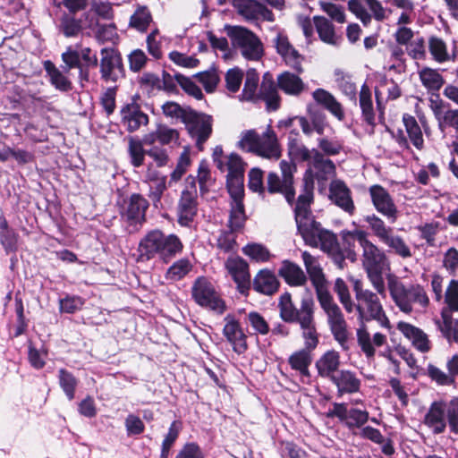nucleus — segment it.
I'll return each instance as SVG.
<instances>
[{
  "label": "nucleus",
  "instance_id": "obj_1",
  "mask_svg": "<svg viewBox=\"0 0 458 458\" xmlns=\"http://www.w3.org/2000/svg\"><path fill=\"white\" fill-rule=\"evenodd\" d=\"M295 221L298 231L305 243L327 252L340 268L344 267L345 259L352 262L357 260V253L354 250L355 242H358L361 247L363 239L368 235L367 232L361 229L343 230L340 233L343 246L341 248L336 235L331 231L324 229L314 219L312 214L300 217Z\"/></svg>",
  "mask_w": 458,
  "mask_h": 458
},
{
  "label": "nucleus",
  "instance_id": "obj_2",
  "mask_svg": "<svg viewBox=\"0 0 458 458\" xmlns=\"http://www.w3.org/2000/svg\"><path fill=\"white\" fill-rule=\"evenodd\" d=\"M335 174V164L318 150H314V157L310 161L303 176V193L298 197L294 208L295 220L311 215L310 204L313 200L314 179L326 182Z\"/></svg>",
  "mask_w": 458,
  "mask_h": 458
},
{
  "label": "nucleus",
  "instance_id": "obj_3",
  "mask_svg": "<svg viewBox=\"0 0 458 458\" xmlns=\"http://www.w3.org/2000/svg\"><path fill=\"white\" fill-rule=\"evenodd\" d=\"M237 147L269 160H277L282 156V148L275 131L267 126L262 134L255 130L244 131L240 135Z\"/></svg>",
  "mask_w": 458,
  "mask_h": 458
},
{
  "label": "nucleus",
  "instance_id": "obj_4",
  "mask_svg": "<svg viewBox=\"0 0 458 458\" xmlns=\"http://www.w3.org/2000/svg\"><path fill=\"white\" fill-rule=\"evenodd\" d=\"M224 31L230 38L233 47L238 49L243 58L249 61H259L264 55L261 39L250 30L238 25H225Z\"/></svg>",
  "mask_w": 458,
  "mask_h": 458
},
{
  "label": "nucleus",
  "instance_id": "obj_5",
  "mask_svg": "<svg viewBox=\"0 0 458 458\" xmlns=\"http://www.w3.org/2000/svg\"><path fill=\"white\" fill-rule=\"evenodd\" d=\"M362 265L374 286H382L384 279L382 269L386 263V256L368 236L361 242Z\"/></svg>",
  "mask_w": 458,
  "mask_h": 458
},
{
  "label": "nucleus",
  "instance_id": "obj_6",
  "mask_svg": "<svg viewBox=\"0 0 458 458\" xmlns=\"http://www.w3.org/2000/svg\"><path fill=\"white\" fill-rule=\"evenodd\" d=\"M99 72L101 80L106 83H116L125 76L123 59L116 50L103 48L100 52Z\"/></svg>",
  "mask_w": 458,
  "mask_h": 458
},
{
  "label": "nucleus",
  "instance_id": "obj_7",
  "mask_svg": "<svg viewBox=\"0 0 458 458\" xmlns=\"http://www.w3.org/2000/svg\"><path fill=\"white\" fill-rule=\"evenodd\" d=\"M403 123L406 134L403 130H398L392 133L393 138L403 149H410L409 142H411L417 149L421 150L424 148L423 133L415 117L404 114Z\"/></svg>",
  "mask_w": 458,
  "mask_h": 458
},
{
  "label": "nucleus",
  "instance_id": "obj_8",
  "mask_svg": "<svg viewBox=\"0 0 458 458\" xmlns=\"http://www.w3.org/2000/svg\"><path fill=\"white\" fill-rule=\"evenodd\" d=\"M327 418H337L340 421L344 422L345 426L350 429L362 428L369 420V413L366 410L358 408L347 409L345 403H334L333 409L326 413Z\"/></svg>",
  "mask_w": 458,
  "mask_h": 458
},
{
  "label": "nucleus",
  "instance_id": "obj_9",
  "mask_svg": "<svg viewBox=\"0 0 458 458\" xmlns=\"http://www.w3.org/2000/svg\"><path fill=\"white\" fill-rule=\"evenodd\" d=\"M354 290L358 301L356 309L359 313L362 315L366 309L371 318L379 321L384 327H389V320L383 310L377 294L364 288H354Z\"/></svg>",
  "mask_w": 458,
  "mask_h": 458
},
{
  "label": "nucleus",
  "instance_id": "obj_10",
  "mask_svg": "<svg viewBox=\"0 0 458 458\" xmlns=\"http://www.w3.org/2000/svg\"><path fill=\"white\" fill-rule=\"evenodd\" d=\"M184 124L191 137L196 140L198 148L201 150L203 144L212 133V117L208 114L197 113L193 110L188 117L186 116Z\"/></svg>",
  "mask_w": 458,
  "mask_h": 458
},
{
  "label": "nucleus",
  "instance_id": "obj_11",
  "mask_svg": "<svg viewBox=\"0 0 458 458\" xmlns=\"http://www.w3.org/2000/svg\"><path fill=\"white\" fill-rule=\"evenodd\" d=\"M389 290L395 304L405 313L411 312L413 303L426 307L429 302L424 288H389Z\"/></svg>",
  "mask_w": 458,
  "mask_h": 458
},
{
  "label": "nucleus",
  "instance_id": "obj_12",
  "mask_svg": "<svg viewBox=\"0 0 458 458\" xmlns=\"http://www.w3.org/2000/svg\"><path fill=\"white\" fill-rule=\"evenodd\" d=\"M273 42L276 53L282 57L284 64L297 73H302L304 56L292 45L288 37L284 34L278 33Z\"/></svg>",
  "mask_w": 458,
  "mask_h": 458
},
{
  "label": "nucleus",
  "instance_id": "obj_13",
  "mask_svg": "<svg viewBox=\"0 0 458 458\" xmlns=\"http://www.w3.org/2000/svg\"><path fill=\"white\" fill-rule=\"evenodd\" d=\"M213 159L216 166L221 172H227L226 177L244 176L247 164L237 153L223 154V149L216 147L213 153Z\"/></svg>",
  "mask_w": 458,
  "mask_h": 458
},
{
  "label": "nucleus",
  "instance_id": "obj_14",
  "mask_svg": "<svg viewBox=\"0 0 458 458\" xmlns=\"http://www.w3.org/2000/svg\"><path fill=\"white\" fill-rule=\"evenodd\" d=\"M294 323H298L302 329V337L305 341L303 349L312 352L317 348L319 340L314 318V309H310V304L304 303L301 318Z\"/></svg>",
  "mask_w": 458,
  "mask_h": 458
},
{
  "label": "nucleus",
  "instance_id": "obj_15",
  "mask_svg": "<svg viewBox=\"0 0 458 458\" xmlns=\"http://www.w3.org/2000/svg\"><path fill=\"white\" fill-rule=\"evenodd\" d=\"M191 296L201 308L222 315L227 310L225 301L215 288H191Z\"/></svg>",
  "mask_w": 458,
  "mask_h": 458
},
{
  "label": "nucleus",
  "instance_id": "obj_16",
  "mask_svg": "<svg viewBox=\"0 0 458 458\" xmlns=\"http://www.w3.org/2000/svg\"><path fill=\"white\" fill-rule=\"evenodd\" d=\"M225 325L223 328V334L233 350L237 354H243L248 350L247 335L238 319L232 314L225 318Z\"/></svg>",
  "mask_w": 458,
  "mask_h": 458
},
{
  "label": "nucleus",
  "instance_id": "obj_17",
  "mask_svg": "<svg viewBox=\"0 0 458 458\" xmlns=\"http://www.w3.org/2000/svg\"><path fill=\"white\" fill-rule=\"evenodd\" d=\"M326 313L327 315V322L335 340L340 344L344 351H349L350 346L348 344L349 334L347 331V323L340 308L338 305L332 306L331 309L326 311Z\"/></svg>",
  "mask_w": 458,
  "mask_h": 458
},
{
  "label": "nucleus",
  "instance_id": "obj_18",
  "mask_svg": "<svg viewBox=\"0 0 458 458\" xmlns=\"http://www.w3.org/2000/svg\"><path fill=\"white\" fill-rule=\"evenodd\" d=\"M369 194L377 211L387 217L391 222H395L398 210L387 191L382 186L375 184L369 188Z\"/></svg>",
  "mask_w": 458,
  "mask_h": 458
},
{
  "label": "nucleus",
  "instance_id": "obj_19",
  "mask_svg": "<svg viewBox=\"0 0 458 458\" xmlns=\"http://www.w3.org/2000/svg\"><path fill=\"white\" fill-rule=\"evenodd\" d=\"M198 212L197 193L195 191L185 190L182 192L177 207L178 223L189 226Z\"/></svg>",
  "mask_w": 458,
  "mask_h": 458
},
{
  "label": "nucleus",
  "instance_id": "obj_20",
  "mask_svg": "<svg viewBox=\"0 0 458 458\" xmlns=\"http://www.w3.org/2000/svg\"><path fill=\"white\" fill-rule=\"evenodd\" d=\"M330 381L336 386L338 397L345 394H352L360 391L361 380L354 371L350 369H341Z\"/></svg>",
  "mask_w": 458,
  "mask_h": 458
},
{
  "label": "nucleus",
  "instance_id": "obj_21",
  "mask_svg": "<svg viewBox=\"0 0 458 458\" xmlns=\"http://www.w3.org/2000/svg\"><path fill=\"white\" fill-rule=\"evenodd\" d=\"M329 198L340 208L350 215L355 210L351 191L341 180H333L329 186Z\"/></svg>",
  "mask_w": 458,
  "mask_h": 458
},
{
  "label": "nucleus",
  "instance_id": "obj_22",
  "mask_svg": "<svg viewBox=\"0 0 458 458\" xmlns=\"http://www.w3.org/2000/svg\"><path fill=\"white\" fill-rule=\"evenodd\" d=\"M304 303L310 304V309H314V301L312 298H303L301 300L300 309H297L292 301V297L289 293H284L279 301V312L280 318L286 323H294L299 318H301L302 307Z\"/></svg>",
  "mask_w": 458,
  "mask_h": 458
},
{
  "label": "nucleus",
  "instance_id": "obj_23",
  "mask_svg": "<svg viewBox=\"0 0 458 458\" xmlns=\"http://www.w3.org/2000/svg\"><path fill=\"white\" fill-rule=\"evenodd\" d=\"M397 329L411 342L418 351L428 352L431 349L427 334L420 328L410 323L401 321L397 324Z\"/></svg>",
  "mask_w": 458,
  "mask_h": 458
},
{
  "label": "nucleus",
  "instance_id": "obj_24",
  "mask_svg": "<svg viewBox=\"0 0 458 458\" xmlns=\"http://www.w3.org/2000/svg\"><path fill=\"white\" fill-rule=\"evenodd\" d=\"M443 409H445V406L442 404V401H434L424 417V424L435 435L444 433L447 426Z\"/></svg>",
  "mask_w": 458,
  "mask_h": 458
},
{
  "label": "nucleus",
  "instance_id": "obj_25",
  "mask_svg": "<svg viewBox=\"0 0 458 458\" xmlns=\"http://www.w3.org/2000/svg\"><path fill=\"white\" fill-rule=\"evenodd\" d=\"M340 364L339 352L335 350H329L320 356L316 361L315 366L319 377L331 380L340 371Z\"/></svg>",
  "mask_w": 458,
  "mask_h": 458
},
{
  "label": "nucleus",
  "instance_id": "obj_26",
  "mask_svg": "<svg viewBox=\"0 0 458 458\" xmlns=\"http://www.w3.org/2000/svg\"><path fill=\"white\" fill-rule=\"evenodd\" d=\"M121 120L131 132L139 130L140 126L147 125L148 123V115L134 103L129 104L122 109Z\"/></svg>",
  "mask_w": 458,
  "mask_h": 458
},
{
  "label": "nucleus",
  "instance_id": "obj_27",
  "mask_svg": "<svg viewBox=\"0 0 458 458\" xmlns=\"http://www.w3.org/2000/svg\"><path fill=\"white\" fill-rule=\"evenodd\" d=\"M225 268L238 286L250 283V275L248 263L240 257H232L225 261Z\"/></svg>",
  "mask_w": 458,
  "mask_h": 458
},
{
  "label": "nucleus",
  "instance_id": "obj_28",
  "mask_svg": "<svg viewBox=\"0 0 458 458\" xmlns=\"http://www.w3.org/2000/svg\"><path fill=\"white\" fill-rule=\"evenodd\" d=\"M162 242V232L159 230H154L149 232L139 244V259L148 260L152 259L156 254L160 253Z\"/></svg>",
  "mask_w": 458,
  "mask_h": 458
},
{
  "label": "nucleus",
  "instance_id": "obj_29",
  "mask_svg": "<svg viewBox=\"0 0 458 458\" xmlns=\"http://www.w3.org/2000/svg\"><path fill=\"white\" fill-rule=\"evenodd\" d=\"M437 328L448 343L458 344V319H454L452 314L446 309L441 311V319H435Z\"/></svg>",
  "mask_w": 458,
  "mask_h": 458
},
{
  "label": "nucleus",
  "instance_id": "obj_30",
  "mask_svg": "<svg viewBox=\"0 0 458 458\" xmlns=\"http://www.w3.org/2000/svg\"><path fill=\"white\" fill-rule=\"evenodd\" d=\"M312 97L317 103L322 105L339 121L344 120V111L343 106L330 92L323 89H318L312 93Z\"/></svg>",
  "mask_w": 458,
  "mask_h": 458
},
{
  "label": "nucleus",
  "instance_id": "obj_31",
  "mask_svg": "<svg viewBox=\"0 0 458 458\" xmlns=\"http://www.w3.org/2000/svg\"><path fill=\"white\" fill-rule=\"evenodd\" d=\"M278 274L291 286H301L306 283V275L297 264L284 260Z\"/></svg>",
  "mask_w": 458,
  "mask_h": 458
},
{
  "label": "nucleus",
  "instance_id": "obj_32",
  "mask_svg": "<svg viewBox=\"0 0 458 458\" xmlns=\"http://www.w3.org/2000/svg\"><path fill=\"white\" fill-rule=\"evenodd\" d=\"M311 363L312 352L303 348L293 352L288 358V364L291 369L306 377H310L309 368Z\"/></svg>",
  "mask_w": 458,
  "mask_h": 458
},
{
  "label": "nucleus",
  "instance_id": "obj_33",
  "mask_svg": "<svg viewBox=\"0 0 458 458\" xmlns=\"http://www.w3.org/2000/svg\"><path fill=\"white\" fill-rule=\"evenodd\" d=\"M313 22L319 38L327 44L335 46L341 38L335 33L334 24L324 16H314Z\"/></svg>",
  "mask_w": 458,
  "mask_h": 458
},
{
  "label": "nucleus",
  "instance_id": "obj_34",
  "mask_svg": "<svg viewBox=\"0 0 458 458\" xmlns=\"http://www.w3.org/2000/svg\"><path fill=\"white\" fill-rule=\"evenodd\" d=\"M277 85L285 94L298 96L305 89L303 81L296 74L284 72L277 77Z\"/></svg>",
  "mask_w": 458,
  "mask_h": 458
},
{
  "label": "nucleus",
  "instance_id": "obj_35",
  "mask_svg": "<svg viewBox=\"0 0 458 458\" xmlns=\"http://www.w3.org/2000/svg\"><path fill=\"white\" fill-rule=\"evenodd\" d=\"M258 98L263 99L269 110H276L280 105V97L271 77L264 76Z\"/></svg>",
  "mask_w": 458,
  "mask_h": 458
},
{
  "label": "nucleus",
  "instance_id": "obj_36",
  "mask_svg": "<svg viewBox=\"0 0 458 458\" xmlns=\"http://www.w3.org/2000/svg\"><path fill=\"white\" fill-rule=\"evenodd\" d=\"M57 379L60 388L64 393L69 401L75 398L77 387L80 384V379L74 374L65 368H60L57 371Z\"/></svg>",
  "mask_w": 458,
  "mask_h": 458
},
{
  "label": "nucleus",
  "instance_id": "obj_37",
  "mask_svg": "<svg viewBox=\"0 0 458 458\" xmlns=\"http://www.w3.org/2000/svg\"><path fill=\"white\" fill-rule=\"evenodd\" d=\"M267 190L270 193H282L289 203L294 199V190L292 183L284 185V179H280L277 174L271 172L267 174Z\"/></svg>",
  "mask_w": 458,
  "mask_h": 458
},
{
  "label": "nucleus",
  "instance_id": "obj_38",
  "mask_svg": "<svg viewBox=\"0 0 458 458\" xmlns=\"http://www.w3.org/2000/svg\"><path fill=\"white\" fill-rule=\"evenodd\" d=\"M302 259L314 286H324L327 283L323 270L316 258L308 251L302 252Z\"/></svg>",
  "mask_w": 458,
  "mask_h": 458
},
{
  "label": "nucleus",
  "instance_id": "obj_39",
  "mask_svg": "<svg viewBox=\"0 0 458 458\" xmlns=\"http://www.w3.org/2000/svg\"><path fill=\"white\" fill-rule=\"evenodd\" d=\"M148 207V201L140 194H133L125 211V216L129 220L141 221L144 219L146 209Z\"/></svg>",
  "mask_w": 458,
  "mask_h": 458
},
{
  "label": "nucleus",
  "instance_id": "obj_40",
  "mask_svg": "<svg viewBox=\"0 0 458 458\" xmlns=\"http://www.w3.org/2000/svg\"><path fill=\"white\" fill-rule=\"evenodd\" d=\"M45 69L47 72L51 84L58 90L69 91L72 89V82L67 76L55 66L50 61L45 62Z\"/></svg>",
  "mask_w": 458,
  "mask_h": 458
},
{
  "label": "nucleus",
  "instance_id": "obj_41",
  "mask_svg": "<svg viewBox=\"0 0 458 458\" xmlns=\"http://www.w3.org/2000/svg\"><path fill=\"white\" fill-rule=\"evenodd\" d=\"M422 85L428 91L439 90L445 83L443 76L435 69L424 67L419 72Z\"/></svg>",
  "mask_w": 458,
  "mask_h": 458
},
{
  "label": "nucleus",
  "instance_id": "obj_42",
  "mask_svg": "<svg viewBox=\"0 0 458 458\" xmlns=\"http://www.w3.org/2000/svg\"><path fill=\"white\" fill-rule=\"evenodd\" d=\"M182 250V243L174 234L165 235L162 233V242L159 256L162 259L171 258Z\"/></svg>",
  "mask_w": 458,
  "mask_h": 458
},
{
  "label": "nucleus",
  "instance_id": "obj_43",
  "mask_svg": "<svg viewBox=\"0 0 458 458\" xmlns=\"http://www.w3.org/2000/svg\"><path fill=\"white\" fill-rule=\"evenodd\" d=\"M242 251L251 260L259 263L267 262L272 258V254L268 249L266 246L257 242L248 243L242 248Z\"/></svg>",
  "mask_w": 458,
  "mask_h": 458
},
{
  "label": "nucleus",
  "instance_id": "obj_44",
  "mask_svg": "<svg viewBox=\"0 0 458 458\" xmlns=\"http://www.w3.org/2000/svg\"><path fill=\"white\" fill-rule=\"evenodd\" d=\"M128 153L131 164L134 167H140L143 165L147 151L143 148V143L134 137L128 138Z\"/></svg>",
  "mask_w": 458,
  "mask_h": 458
},
{
  "label": "nucleus",
  "instance_id": "obj_45",
  "mask_svg": "<svg viewBox=\"0 0 458 458\" xmlns=\"http://www.w3.org/2000/svg\"><path fill=\"white\" fill-rule=\"evenodd\" d=\"M445 406L444 413L446 424L450 431L455 435L458 434V397H453L449 402L442 401Z\"/></svg>",
  "mask_w": 458,
  "mask_h": 458
},
{
  "label": "nucleus",
  "instance_id": "obj_46",
  "mask_svg": "<svg viewBox=\"0 0 458 458\" xmlns=\"http://www.w3.org/2000/svg\"><path fill=\"white\" fill-rule=\"evenodd\" d=\"M232 4L238 14L245 20L252 21L257 19V10L259 2L256 0H233Z\"/></svg>",
  "mask_w": 458,
  "mask_h": 458
},
{
  "label": "nucleus",
  "instance_id": "obj_47",
  "mask_svg": "<svg viewBox=\"0 0 458 458\" xmlns=\"http://www.w3.org/2000/svg\"><path fill=\"white\" fill-rule=\"evenodd\" d=\"M335 81L344 95L351 99H355L357 88L351 75L343 71L336 70L335 72Z\"/></svg>",
  "mask_w": 458,
  "mask_h": 458
},
{
  "label": "nucleus",
  "instance_id": "obj_48",
  "mask_svg": "<svg viewBox=\"0 0 458 458\" xmlns=\"http://www.w3.org/2000/svg\"><path fill=\"white\" fill-rule=\"evenodd\" d=\"M59 29L66 38L76 37L83 30L82 21L73 16L64 15L61 18Z\"/></svg>",
  "mask_w": 458,
  "mask_h": 458
},
{
  "label": "nucleus",
  "instance_id": "obj_49",
  "mask_svg": "<svg viewBox=\"0 0 458 458\" xmlns=\"http://www.w3.org/2000/svg\"><path fill=\"white\" fill-rule=\"evenodd\" d=\"M83 30H89L96 34L98 38H102V31H110L112 32L113 29L111 27H105L99 24L98 17L92 12V10H89L83 13L81 19Z\"/></svg>",
  "mask_w": 458,
  "mask_h": 458
},
{
  "label": "nucleus",
  "instance_id": "obj_50",
  "mask_svg": "<svg viewBox=\"0 0 458 458\" xmlns=\"http://www.w3.org/2000/svg\"><path fill=\"white\" fill-rule=\"evenodd\" d=\"M359 102L365 120L369 123H372L374 120L372 95L369 88L366 84L362 85L360 89Z\"/></svg>",
  "mask_w": 458,
  "mask_h": 458
},
{
  "label": "nucleus",
  "instance_id": "obj_51",
  "mask_svg": "<svg viewBox=\"0 0 458 458\" xmlns=\"http://www.w3.org/2000/svg\"><path fill=\"white\" fill-rule=\"evenodd\" d=\"M191 267L192 266L188 259H179L168 268L165 273V278L170 283H174L184 277L191 271Z\"/></svg>",
  "mask_w": 458,
  "mask_h": 458
},
{
  "label": "nucleus",
  "instance_id": "obj_52",
  "mask_svg": "<svg viewBox=\"0 0 458 458\" xmlns=\"http://www.w3.org/2000/svg\"><path fill=\"white\" fill-rule=\"evenodd\" d=\"M428 49L433 59L437 63H445L451 59L445 43L439 38L431 37L429 38Z\"/></svg>",
  "mask_w": 458,
  "mask_h": 458
},
{
  "label": "nucleus",
  "instance_id": "obj_53",
  "mask_svg": "<svg viewBox=\"0 0 458 458\" xmlns=\"http://www.w3.org/2000/svg\"><path fill=\"white\" fill-rule=\"evenodd\" d=\"M156 136L157 141L162 145H168L171 143H175L179 145L178 142L180 138V133L176 129L170 128L165 124H158L155 131H153V135Z\"/></svg>",
  "mask_w": 458,
  "mask_h": 458
},
{
  "label": "nucleus",
  "instance_id": "obj_54",
  "mask_svg": "<svg viewBox=\"0 0 458 458\" xmlns=\"http://www.w3.org/2000/svg\"><path fill=\"white\" fill-rule=\"evenodd\" d=\"M246 220L242 201L231 202L229 225L233 231L241 229Z\"/></svg>",
  "mask_w": 458,
  "mask_h": 458
},
{
  "label": "nucleus",
  "instance_id": "obj_55",
  "mask_svg": "<svg viewBox=\"0 0 458 458\" xmlns=\"http://www.w3.org/2000/svg\"><path fill=\"white\" fill-rule=\"evenodd\" d=\"M19 292L15 295V312L17 316V325L13 337L17 338L25 334L29 327V319L24 315V306Z\"/></svg>",
  "mask_w": 458,
  "mask_h": 458
},
{
  "label": "nucleus",
  "instance_id": "obj_56",
  "mask_svg": "<svg viewBox=\"0 0 458 458\" xmlns=\"http://www.w3.org/2000/svg\"><path fill=\"white\" fill-rule=\"evenodd\" d=\"M246 320L256 335H266L270 331L269 324L266 318L258 311H250L246 316Z\"/></svg>",
  "mask_w": 458,
  "mask_h": 458
},
{
  "label": "nucleus",
  "instance_id": "obj_57",
  "mask_svg": "<svg viewBox=\"0 0 458 458\" xmlns=\"http://www.w3.org/2000/svg\"><path fill=\"white\" fill-rule=\"evenodd\" d=\"M365 221L369 224L373 233L382 242L392 233V228L387 227L384 221L376 215L368 216Z\"/></svg>",
  "mask_w": 458,
  "mask_h": 458
},
{
  "label": "nucleus",
  "instance_id": "obj_58",
  "mask_svg": "<svg viewBox=\"0 0 458 458\" xmlns=\"http://www.w3.org/2000/svg\"><path fill=\"white\" fill-rule=\"evenodd\" d=\"M259 83V74L254 69H250L246 73V80L242 90V98L245 100H254L258 98L256 94Z\"/></svg>",
  "mask_w": 458,
  "mask_h": 458
},
{
  "label": "nucleus",
  "instance_id": "obj_59",
  "mask_svg": "<svg viewBox=\"0 0 458 458\" xmlns=\"http://www.w3.org/2000/svg\"><path fill=\"white\" fill-rule=\"evenodd\" d=\"M243 180L244 176L226 177L231 202L242 201L244 196Z\"/></svg>",
  "mask_w": 458,
  "mask_h": 458
},
{
  "label": "nucleus",
  "instance_id": "obj_60",
  "mask_svg": "<svg viewBox=\"0 0 458 458\" xmlns=\"http://www.w3.org/2000/svg\"><path fill=\"white\" fill-rule=\"evenodd\" d=\"M162 111L165 116L173 119H181L182 122L185 123L186 116L188 117L193 110L182 108L177 103L169 101L162 106Z\"/></svg>",
  "mask_w": 458,
  "mask_h": 458
},
{
  "label": "nucleus",
  "instance_id": "obj_61",
  "mask_svg": "<svg viewBox=\"0 0 458 458\" xmlns=\"http://www.w3.org/2000/svg\"><path fill=\"white\" fill-rule=\"evenodd\" d=\"M389 248L403 259L411 257V251L403 239L398 235H393L392 233L383 242Z\"/></svg>",
  "mask_w": 458,
  "mask_h": 458
},
{
  "label": "nucleus",
  "instance_id": "obj_62",
  "mask_svg": "<svg viewBox=\"0 0 458 458\" xmlns=\"http://www.w3.org/2000/svg\"><path fill=\"white\" fill-rule=\"evenodd\" d=\"M151 21L150 13L146 7H139L131 15L130 24L139 31H144Z\"/></svg>",
  "mask_w": 458,
  "mask_h": 458
},
{
  "label": "nucleus",
  "instance_id": "obj_63",
  "mask_svg": "<svg viewBox=\"0 0 458 458\" xmlns=\"http://www.w3.org/2000/svg\"><path fill=\"white\" fill-rule=\"evenodd\" d=\"M365 0H349L348 9L367 26L371 22V14L366 10Z\"/></svg>",
  "mask_w": 458,
  "mask_h": 458
},
{
  "label": "nucleus",
  "instance_id": "obj_64",
  "mask_svg": "<svg viewBox=\"0 0 458 458\" xmlns=\"http://www.w3.org/2000/svg\"><path fill=\"white\" fill-rule=\"evenodd\" d=\"M175 458H205V454L198 443L188 442L178 451Z\"/></svg>",
  "mask_w": 458,
  "mask_h": 458
}]
</instances>
